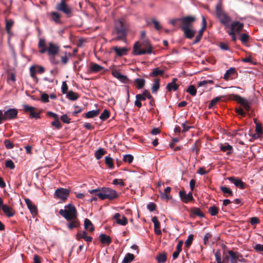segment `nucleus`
Listing matches in <instances>:
<instances>
[{
	"mask_svg": "<svg viewBox=\"0 0 263 263\" xmlns=\"http://www.w3.org/2000/svg\"><path fill=\"white\" fill-rule=\"evenodd\" d=\"M128 31V25L123 19H119L115 22L114 33L117 35L115 40L125 41Z\"/></svg>",
	"mask_w": 263,
	"mask_h": 263,
	"instance_id": "nucleus-4",
	"label": "nucleus"
},
{
	"mask_svg": "<svg viewBox=\"0 0 263 263\" xmlns=\"http://www.w3.org/2000/svg\"><path fill=\"white\" fill-rule=\"evenodd\" d=\"M152 22L153 23L156 30H159L162 28V26L160 25L158 21L155 19H153L152 20Z\"/></svg>",
	"mask_w": 263,
	"mask_h": 263,
	"instance_id": "nucleus-59",
	"label": "nucleus"
},
{
	"mask_svg": "<svg viewBox=\"0 0 263 263\" xmlns=\"http://www.w3.org/2000/svg\"><path fill=\"white\" fill-rule=\"evenodd\" d=\"M224 97L223 96H220L217 97L213 99H212L209 105V108H211L213 106H214L218 102H219L221 99L223 98Z\"/></svg>",
	"mask_w": 263,
	"mask_h": 263,
	"instance_id": "nucleus-42",
	"label": "nucleus"
},
{
	"mask_svg": "<svg viewBox=\"0 0 263 263\" xmlns=\"http://www.w3.org/2000/svg\"><path fill=\"white\" fill-rule=\"evenodd\" d=\"M220 148L221 151L226 152L228 155L232 154L233 150L232 146L228 143H226L224 145H221Z\"/></svg>",
	"mask_w": 263,
	"mask_h": 263,
	"instance_id": "nucleus-29",
	"label": "nucleus"
},
{
	"mask_svg": "<svg viewBox=\"0 0 263 263\" xmlns=\"http://www.w3.org/2000/svg\"><path fill=\"white\" fill-rule=\"evenodd\" d=\"M110 116L109 111L107 109H104L103 112L101 114L100 116V119L102 121H105L107 120Z\"/></svg>",
	"mask_w": 263,
	"mask_h": 263,
	"instance_id": "nucleus-44",
	"label": "nucleus"
},
{
	"mask_svg": "<svg viewBox=\"0 0 263 263\" xmlns=\"http://www.w3.org/2000/svg\"><path fill=\"white\" fill-rule=\"evenodd\" d=\"M104 69V67L93 62H91L89 67V72L96 73Z\"/></svg>",
	"mask_w": 263,
	"mask_h": 263,
	"instance_id": "nucleus-20",
	"label": "nucleus"
},
{
	"mask_svg": "<svg viewBox=\"0 0 263 263\" xmlns=\"http://www.w3.org/2000/svg\"><path fill=\"white\" fill-rule=\"evenodd\" d=\"M228 253L230 256L231 263H237V261H243L245 260L242 255L238 252L229 250Z\"/></svg>",
	"mask_w": 263,
	"mask_h": 263,
	"instance_id": "nucleus-13",
	"label": "nucleus"
},
{
	"mask_svg": "<svg viewBox=\"0 0 263 263\" xmlns=\"http://www.w3.org/2000/svg\"><path fill=\"white\" fill-rule=\"evenodd\" d=\"M200 146V141L196 140L192 147L191 151L193 152H195L196 155H198V154Z\"/></svg>",
	"mask_w": 263,
	"mask_h": 263,
	"instance_id": "nucleus-41",
	"label": "nucleus"
},
{
	"mask_svg": "<svg viewBox=\"0 0 263 263\" xmlns=\"http://www.w3.org/2000/svg\"><path fill=\"white\" fill-rule=\"evenodd\" d=\"M26 204L27 205L28 208L30 210L31 214L35 216L37 214V209L36 206L32 202V201L28 198H25L24 199Z\"/></svg>",
	"mask_w": 263,
	"mask_h": 263,
	"instance_id": "nucleus-15",
	"label": "nucleus"
},
{
	"mask_svg": "<svg viewBox=\"0 0 263 263\" xmlns=\"http://www.w3.org/2000/svg\"><path fill=\"white\" fill-rule=\"evenodd\" d=\"M160 197L161 199L166 200H168L169 199L172 198V196L169 195L168 194L164 192L160 193Z\"/></svg>",
	"mask_w": 263,
	"mask_h": 263,
	"instance_id": "nucleus-60",
	"label": "nucleus"
},
{
	"mask_svg": "<svg viewBox=\"0 0 263 263\" xmlns=\"http://www.w3.org/2000/svg\"><path fill=\"white\" fill-rule=\"evenodd\" d=\"M113 49L117 55L119 57H122L123 55H126L128 51V49L125 47L120 48L117 46H115L114 47Z\"/></svg>",
	"mask_w": 263,
	"mask_h": 263,
	"instance_id": "nucleus-23",
	"label": "nucleus"
},
{
	"mask_svg": "<svg viewBox=\"0 0 263 263\" xmlns=\"http://www.w3.org/2000/svg\"><path fill=\"white\" fill-rule=\"evenodd\" d=\"M136 100L135 101V105L138 107V108H140L142 106L141 101H145L146 98L142 94H138L136 96Z\"/></svg>",
	"mask_w": 263,
	"mask_h": 263,
	"instance_id": "nucleus-28",
	"label": "nucleus"
},
{
	"mask_svg": "<svg viewBox=\"0 0 263 263\" xmlns=\"http://www.w3.org/2000/svg\"><path fill=\"white\" fill-rule=\"evenodd\" d=\"M99 112H100L99 109L92 110L89 111L83 114V116L85 118H87V119L93 118L95 117H97L99 114Z\"/></svg>",
	"mask_w": 263,
	"mask_h": 263,
	"instance_id": "nucleus-27",
	"label": "nucleus"
},
{
	"mask_svg": "<svg viewBox=\"0 0 263 263\" xmlns=\"http://www.w3.org/2000/svg\"><path fill=\"white\" fill-rule=\"evenodd\" d=\"M135 256L132 253H127L124 259H123L122 263H129L134 260Z\"/></svg>",
	"mask_w": 263,
	"mask_h": 263,
	"instance_id": "nucleus-39",
	"label": "nucleus"
},
{
	"mask_svg": "<svg viewBox=\"0 0 263 263\" xmlns=\"http://www.w3.org/2000/svg\"><path fill=\"white\" fill-rule=\"evenodd\" d=\"M249 39H250V36L248 34H246V33L241 34L240 40L243 44H245V43L248 42L249 40Z\"/></svg>",
	"mask_w": 263,
	"mask_h": 263,
	"instance_id": "nucleus-51",
	"label": "nucleus"
},
{
	"mask_svg": "<svg viewBox=\"0 0 263 263\" xmlns=\"http://www.w3.org/2000/svg\"><path fill=\"white\" fill-rule=\"evenodd\" d=\"M193 240V235L191 234L189 236L187 239L185 241V246L189 248Z\"/></svg>",
	"mask_w": 263,
	"mask_h": 263,
	"instance_id": "nucleus-54",
	"label": "nucleus"
},
{
	"mask_svg": "<svg viewBox=\"0 0 263 263\" xmlns=\"http://www.w3.org/2000/svg\"><path fill=\"white\" fill-rule=\"evenodd\" d=\"M68 221L69 222L67 223V226L69 230H72L74 228H78L80 226V221L77 217Z\"/></svg>",
	"mask_w": 263,
	"mask_h": 263,
	"instance_id": "nucleus-21",
	"label": "nucleus"
},
{
	"mask_svg": "<svg viewBox=\"0 0 263 263\" xmlns=\"http://www.w3.org/2000/svg\"><path fill=\"white\" fill-rule=\"evenodd\" d=\"M186 91L193 96H195L197 92L196 89L194 85H190L187 89Z\"/></svg>",
	"mask_w": 263,
	"mask_h": 263,
	"instance_id": "nucleus-50",
	"label": "nucleus"
},
{
	"mask_svg": "<svg viewBox=\"0 0 263 263\" xmlns=\"http://www.w3.org/2000/svg\"><path fill=\"white\" fill-rule=\"evenodd\" d=\"M1 209L3 210L5 214L8 217H12L15 214V212L12 208L6 204H4Z\"/></svg>",
	"mask_w": 263,
	"mask_h": 263,
	"instance_id": "nucleus-19",
	"label": "nucleus"
},
{
	"mask_svg": "<svg viewBox=\"0 0 263 263\" xmlns=\"http://www.w3.org/2000/svg\"><path fill=\"white\" fill-rule=\"evenodd\" d=\"M106 151L102 148H99L95 154V156L97 160L100 159L103 155L106 154Z\"/></svg>",
	"mask_w": 263,
	"mask_h": 263,
	"instance_id": "nucleus-32",
	"label": "nucleus"
},
{
	"mask_svg": "<svg viewBox=\"0 0 263 263\" xmlns=\"http://www.w3.org/2000/svg\"><path fill=\"white\" fill-rule=\"evenodd\" d=\"M235 185L237 187L240 189H245L246 186V184L245 182H234Z\"/></svg>",
	"mask_w": 263,
	"mask_h": 263,
	"instance_id": "nucleus-63",
	"label": "nucleus"
},
{
	"mask_svg": "<svg viewBox=\"0 0 263 263\" xmlns=\"http://www.w3.org/2000/svg\"><path fill=\"white\" fill-rule=\"evenodd\" d=\"M233 23H236L237 24L234 25V29L235 30V32L238 34L240 33V31L242 30L243 27V24L242 23H240L238 21H235Z\"/></svg>",
	"mask_w": 263,
	"mask_h": 263,
	"instance_id": "nucleus-40",
	"label": "nucleus"
},
{
	"mask_svg": "<svg viewBox=\"0 0 263 263\" xmlns=\"http://www.w3.org/2000/svg\"><path fill=\"white\" fill-rule=\"evenodd\" d=\"M67 98L70 100L75 101L78 99L79 95L77 93L70 90L67 93Z\"/></svg>",
	"mask_w": 263,
	"mask_h": 263,
	"instance_id": "nucleus-35",
	"label": "nucleus"
},
{
	"mask_svg": "<svg viewBox=\"0 0 263 263\" xmlns=\"http://www.w3.org/2000/svg\"><path fill=\"white\" fill-rule=\"evenodd\" d=\"M134 160V157L130 154L125 155L123 156V160L125 162L131 163Z\"/></svg>",
	"mask_w": 263,
	"mask_h": 263,
	"instance_id": "nucleus-48",
	"label": "nucleus"
},
{
	"mask_svg": "<svg viewBox=\"0 0 263 263\" xmlns=\"http://www.w3.org/2000/svg\"><path fill=\"white\" fill-rule=\"evenodd\" d=\"M236 72L235 68L231 67L229 69L226 71V72L224 74L223 79L226 80H228L231 78V75Z\"/></svg>",
	"mask_w": 263,
	"mask_h": 263,
	"instance_id": "nucleus-31",
	"label": "nucleus"
},
{
	"mask_svg": "<svg viewBox=\"0 0 263 263\" xmlns=\"http://www.w3.org/2000/svg\"><path fill=\"white\" fill-rule=\"evenodd\" d=\"M38 47L40 49L46 48V42L44 39H40L38 43Z\"/></svg>",
	"mask_w": 263,
	"mask_h": 263,
	"instance_id": "nucleus-56",
	"label": "nucleus"
},
{
	"mask_svg": "<svg viewBox=\"0 0 263 263\" xmlns=\"http://www.w3.org/2000/svg\"><path fill=\"white\" fill-rule=\"evenodd\" d=\"M116 222L122 226H125L127 223V219L124 216H121L120 213H116L114 216Z\"/></svg>",
	"mask_w": 263,
	"mask_h": 263,
	"instance_id": "nucleus-18",
	"label": "nucleus"
},
{
	"mask_svg": "<svg viewBox=\"0 0 263 263\" xmlns=\"http://www.w3.org/2000/svg\"><path fill=\"white\" fill-rule=\"evenodd\" d=\"M71 54L70 52H65L64 55L61 56V62L63 65H66L69 61V59L71 57Z\"/></svg>",
	"mask_w": 263,
	"mask_h": 263,
	"instance_id": "nucleus-37",
	"label": "nucleus"
},
{
	"mask_svg": "<svg viewBox=\"0 0 263 263\" xmlns=\"http://www.w3.org/2000/svg\"><path fill=\"white\" fill-rule=\"evenodd\" d=\"M105 163L108 167L112 168L114 167V163L112 159L110 157H106L105 158Z\"/></svg>",
	"mask_w": 263,
	"mask_h": 263,
	"instance_id": "nucleus-49",
	"label": "nucleus"
},
{
	"mask_svg": "<svg viewBox=\"0 0 263 263\" xmlns=\"http://www.w3.org/2000/svg\"><path fill=\"white\" fill-rule=\"evenodd\" d=\"M30 77L34 79V80H37V78L36 76V66H32L30 67Z\"/></svg>",
	"mask_w": 263,
	"mask_h": 263,
	"instance_id": "nucleus-47",
	"label": "nucleus"
},
{
	"mask_svg": "<svg viewBox=\"0 0 263 263\" xmlns=\"http://www.w3.org/2000/svg\"><path fill=\"white\" fill-rule=\"evenodd\" d=\"M196 21L194 16L188 15L182 17L180 28L183 32L184 36L189 39H192L195 34L196 31L191 28L192 24Z\"/></svg>",
	"mask_w": 263,
	"mask_h": 263,
	"instance_id": "nucleus-2",
	"label": "nucleus"
},
{
	"mask_svg": "<svg viewBox=\"0 0 263 263\" xmlns=\"http://www.w3.org/2000/svg\"><path fill=\"white\" fill-rule=\"evenodd\" d=\"M156 259L159 263H164L166 260V255L164 253L160 254L157 256Z\"/></svg>",
	"mask_w": 263,
	"mask_h": 263,
	"instance_id": "nucleus-45",
	"label": "nucleus"
},
{
	"mask_svg": "<svg viewBox=\"0 0 263 263\" xmlns=\"http://www.w3.org/2000/svg\"><path fill=\"white\" fill-rule=\"evenodd\" d=\"M218 208L215 205L212 206L209 208V212L212 216L216 215L218 213Z\"/></svg>",
	"mask_w": 263,
	"mask_h": 263,
	"instance_id": "nucleus-46",
	"label": "nucleus"
},
{
	"mask_svg": "<svg viewBox=\"0 0 263 263\" xmlns=\"http://www.w3.org/2000/svg\"><path fill=\"white\" fill-rule=\"evenodd\" d=\"M164 73L163 70L160 69L159 68H156L152 70V72L150 73V76L157 77L158 76L163 75Z\"/></svg>",
	"mask_w": 263,
	"mask_h": 263,
	"instance_id": "nucleus-34",
	"label": "nucleus"
},
{
	"mask_svg": "<svg viewBox=\"0 0 263 263\" xmlns=\"http://www.w3.org/2000/svg\"><path fill=\"white\" fill-rule=\"evenodd\" d=\"M89 192L91 194H95L102 200L106 199L111 200L115 198L117 196L116 191L107 187L92 190L90 191Z\"/></svg>",
	"mask_w": 263,
	"mask_h": 263,
	"instance_id": "nucleus-5",
	"label": "nucleus"
},
{
	"mask_svg": "<svg viewBox=\"0 0 263 263\" xmlns=\"http://www.w3.org/2000/svg\"><path fill=\"white\" fill-rule=\"evenodd\" d=\"M84 225L85 229L88 232L91 233L94 231V226L91 221L89 219L86 218L84 220Z\"/></svg>",
	"mask_w": 263,
	"mask_h": 263,
	"instance_id": "nucleus-24",
	"label": "nucleus"
},
{
	"mask_svg": "<svg viewBox=\"0 0 263 263\" xmlns=\"http://www.w3.org/2000/svg\"><path fill=\"white\" fill-rule=\"evenodd\" d=\"M219 48L223 50L228 51L230 50L228 44L224 42H220L219 44Z\"/></svg>",
	"mask_w": 263,
	"mask_h": 263,
	"instance_id": "nucleus-55",
	"label": "nucleus"
},
{
	"mask_svg": "<svg viewBox=\"0 0 263 263\" xmlns=\"http://www.w3.org/2000/svg\"><path fill=\"white\" fill-rule=\"evenodd\" d=\"M4 144L7 149H11L14 147L13 144L9 140H5L4 141Z\"/></svg>",
	"mask_w": 263,
	"mask_h": 263,
	"instance_id": "nucleus-57",
	"label": "nucleus"
},
{
	"mask_svg": "<svg viewBox=\"0 0 263 263\" xmlns=\"http://www.w3.org/2000/svg\"><path fill=\"white\" fill-rule=\"evenodd\" d=\"M216 14L220 23L226 28H228L229 24L231 22V19L222 9L220 4H218L216 6Z\"/></svg>",
	"mask_w": 263,
	"mask_h": 263,
	"instance_id": "nucleus-7",
	"label": "nucleus"
},
{
	"mask_svg": "<svg viewBox=\"0 0 263 263\" xmlns=\"http://www.w3.org/2000/svg\"><path fill=\"white\" fill-rule=\"evenodd\" d=\"M70 193V190L67 189L59 188L56 190L55 196L56 197L65 201L68 198Z\"/></svg>",
	"mask_w": 263,
	"mask_h": 263,
	"instance_id": "nucleus-12",
	"label": "nucleus"
},
{
	"mask_svg": "<svg viewBox=\"0 0 263 263\" xmlns=\"http://www.w3.org/2000/svg\"><path fill=\"white\" fill-rule=\"evenodd\" d=\"M76 239L78 240L84 239L87 242H91L92 240V237L87 236V232L85 231H79L76 235Z\"/></svg>",
	"mask_w": 263,
	"mask_h": 263,
	"instance_id": "nucleus-16",
	"label": "nucleus"
},
{
	"mask_svg": "<svg viewBox=\"0 0 263 263\" xmlns=\"http://www.w3.org/2000/svg\"><path fill=\"white\" fill-rule=\"evenodd\" d=\"M190 216L194 218L195 216L203 217L204 214L199 208L192 207L190 209Z\"/></svg>",
	"mask_w": 263,
	"mask_h": 263,
	"instance_id": "nucleus-17",
	"label": "nucleus"
},
{
	"mask_svg": "<svg viewBox=\"0 0 263 263\" xmlns=\"http://www.w3.org/2000/svg\"><path fill=\"white\" fill-rule=\"evenodd\" d=\"M229 99L236 101L238 103L243 106V107L247 111H249L251 109L250 102L238 95H230L229 96Z\"/></svg>",
	"mask_w": 263,
	"mask_h": 263,
	"instance_id": "nucleus-10",
	"label": "nucleus"
},
{
	"mask_svg": "<svg viewBox=\"0 0 263 263\" xmlns=\"http://www.w3.org/2000/svg\"><path fill=\"white\" fill-rule=\"evenodd\" d=\"M152 222L154 224V230L155 232L157 235H161V231L160 230V224L159 221L158 220V218L156 216H154L152 219Z\"/></svg>",
	"mask_w": 263,
	"mask_h": 263,
	"instance_id": "nucleus-22",
	"label": "nucleus"
},
{
	"mask_svg": "<svg viewBox=\"0 0 263 263\" xmlns=\"http://www.w3.org/2000/svg\"><path fill=\"white\" fill-rule=\"evenodd\" d=\"M59 50L60 47L58 45L53 42H50L46 48L41 49L39 52L42 54L47 52L49 56H54L59 53Z\"/></svg>",
	"mask_w": 263,
	"mask_h": 263,
	"instance_id": "nucleus-9",
	"label": "nucleus"
},
{
	"mask_svg": "<svg viewBox=\"0 0 263 263\" xmlns=\"http://www.w3.org/2000/svg\"><path fill=\"white\" fill-rule=\"evenodd\" d=\"M160 88V79H155L154 80V84L152 87V91L153 93H156Z\"/></svg>",
	"mask_w": 263,
	"mask_h": 263,
	"instance_id": "nucleus-36",
	"label": "nucleus"
},
{
	"mask_svg": "<svg viewBox=\"0 0 263 263\" xmlns=\"http://www.w3.org/2000/svg\"><path fill=\"white\" fill-rule=\"evenodd\" d=\"M142 94L143 95V96L145 97V98H147L149 100H153V97H152V96L151 95L150 92L147 90L144 89L143 91Z\"/></svg>",
	"mask_w": 263,
	"mask_h": 263,
	"instance_id": "nucleus-64",
	"label": "nucleus"
},
{
	"mask_svg": "<svg viewBox=\"0 0 263 263\" xmlns=\"http://www.w3.org/2000/svg\"><path fill=\"white\" fill-rule=\"evenodd\" d=\"M23 110L26 113L29 114V117L30 118H35L36 119H40V112L35 111L36 108L33 106H29L27 104L23 105Z\"/></svg>",
	"mask_w": 263,
	"mask_h": 263,
	"instance_id": "nucleus-11",
	"label": "nucleus"
},
{
	"mask_svg": "<svg viewBox=\"0 0 263 263\" xmlns=\"http://www.w3.org/2000/svg\"><path fill=\"white\" fill-rule=\"evenodd\" d=\"M14 24V21L12 20H6V30L8 34H11V28Z\"/></svg>",
	"mask_w": 263,
	"mask_h": 263,
	"instance_id": "nucleus-38",
	"label": "nucleus"
},
{
	"mask_svg": "<svg viewBox=\"0 0 263 263\" xmlns=\"http://www.w3.org/2000/svg\"><path fill=\"white\" fill-rule=\"evenodd\" d=\"M61 120L64 123L68 124L70 122V118L66 114L62 115L61 117Z\"/></svg>",
	"mask_w": 263,
	"mask_h": 263,
	"instance_id": "nucleus-58",
	"label": "nucleus"
},
{
	"mask_svg": "<svg viewBox=\"0 0 263 263\" xmlns=\"http://www.w3.org/2000/svg\"><path fill=\"white\" fill-rule=\"evenodd\" d=\"M205 29V28H201L198 31V35L196 36L195 40L193 41V44H197L200 41Z\"/></svg>",
	"mask_w": 263,
	"mask_h": 263,
	"instance_id": "nucleus-33",
	"label": "nucleus"
},
{
	"mask_svg": "<svg viewBox=\"0 0 263 263\" xmlns=\"http://www.w3.org/2000/svg\"><path fill=\"white\" fill-rule=\"evenodd\" d=\"M153 46L148 39H144L141 42H137L133 47V54L140 55L145 54H151L153 53Z\"/></svg>",
	"mask_w": 263,
	"mask_h": 263,
	"instance_id": "nucleus-3",
	"label": "nucleus"
},
{
	"mask_svg": "<svg viewBox=\"0 0 263 263\" xmlns=\"http://www.w3.org/2000/svg\"><path fill=\"white\" fill-rule=\"evenodd\" d=\"M215 256L216 260L217 263H219V262L222 261L221 258V253H220V251L219 250H218L216 251V253H215Z\"/></svg>",
	"mask_w": 263,
	"mask_h": 263,
	"instance_id": "nucleus-62",
	"label": "nucleus"
},
{
	"mask_svg": "<svg viewBox=\"0 0 263 263\" xmlns=\"http://www.w3.org/2000/svg\"><path fill=\"white\" fill-rule=\"evenodd\" d=\"M134 83L136 84V87L137 89L142 88L145 84V80L143 79H136L134 81Z\"/></svg>",
	"mask_w": 263,
	"mask_h": 263,
	"instance_id": "nucleus-30",
	"label": "nucleus"
},
{
	"mask_svg": "<svg viewBox=\"0 0 263 263\" xmlns=\"http://www.w3.org/2000/svg\"><path fill=\"white\" fill-rule=\"evenodd\" d=\"M220 189L224 196H232L233 195V192L229 188L226 186H221Z\"/></svg>",
	"mask_w": 263,
	"mask_h": 263,
	"instance_id": "nucleus-43",
	"label": "nucleus"
},
{
	"mask_svg": "<svg viewBox=\"0 0 263 263\" xmlns=\"http://www.w3.org/2000/svg\"><path fill=\"white\" fill-rule=\"evenodd\" d=\"M176 78H174L171 83L167 84L166 86V89L168 91H171L172 90L176 91L178 88V85L176 84V82L177 81Z\"/></svg>",
	"mask_w": 263,
	"mask_h": 263,
	"instance_id": "nucleus-25",
	"label": "nucleus"
},
{
	"mask_svg": "<svg viewBox=\"0 0 263 263\" xmlns=\"http://www.w3.org/2000/svg\"><path fill=\"white\" fill-rule=\"evenodd\" d=\"M67 0H61L60 2L56 4L55 9L57 11H52L49 14L51 21L56 24H61L62 15L60 12L64 14L67 18L71 17L73 15V9L67 4Z\"/></svg>",
	"mask_w": 263,
	"mask_h": 263,
	"instance_id": "nucleus-1",
	"label": "nucleus"
},
{
	"mask_svg": "<svg viewBox=\"0 0 263 263\" xmlns=\"http://www.w3.org/2000/svg\"><path fill=\"white\" fill-rule=\"evenodd\" d=\"M59 214L63 216L67 221H70L77 217V211L75 206L69 204L64 207V209H61Z\"/></svg>",
	"mask_w": 263,
	"mask_h": 263,
	"instance_id": "nucleus-6",
	"label": "nucleus"
},
{
	"mask_svg": "<svg viewBox=\"0 0 263 263\" xmlns=\"http://www.w3.org/2000/svg\"><path fill=\"white\" fill-rule=\"evenodd\" d=\"M5 166L10 169H13L15 167L14 164L11 160H7L5 162Z\"/></svg>",
	"mask_w": 263,
	"mask_h": 263,
	"instance_id": "nucleus-61",
	"label": "nucleus"
},
{
	"mask_svg": "<svg viewBox=\"0 0 263 263\" xmlns=\"http://www.w3.org/2000/svg\"><path fill=\"white\" fill-rule=\"evenodd\" d=\"M52 126L55 127L57 129H60L62 127V124L60 122L59 119H55L51 123Z\"/></svg>",
	"mask_w": 263,
	"mask_h": 263,
	"instance_id": "nucleus-52",
	"label": "nucleus"
},
{
	"mask_svg": "<svg viewBox=\"0 0 263 263\" xmlns=\"http://www.w3.org/2000/svg\"><path fill=\"white\" fill-rule=\"evenodd\" d=\"M237 23H232L230 26L229 25V27L228 28H230V31L228 32L229 35L232 36L233 35H235V34L236 33L234 29V25H235Z\"/></svg>",
	"mask_w": 263,
	"mask_h": 263,
	"instance_id": "nucleus-53",
	"label": "nucleus"
},
{
	"mask_svg": "<svg viewBox=\"0 0 263 263\" xmlns=\"http://www.w3.org/2000/svg\"><path fill=\"white\" fill-rule=\"evenodd\" d=\"M100 238L101 243L104 245H109L111 242V238L106 234H101Z\"/></svg>",
	"mask_w": 263,
	"mask_h": 263,
	"instance_id": "nucleus-26",
	"label": "nucleus"
},
{
	"mask_svg": "<svg viewBox=\"0 0 263 263\" xmlns=\"http://www.w3.org/2000/svg\"><path fill=\"white\" fill-rule=\"evenodd\" d=\"M18 110L16 108H9L7 110H0V124L4 122L12 120L17 118Z\"/></svg>",
	"mask_w": 263,
	"mask_h": 263,
	"instance_id": "nucleus-8",
	"label": "nucleus"
},
{
	"mask_svg": "<svg viewBox=\"0 0 263 263\" xmlns=\"http://www.w3.org/2000/svg\"><path fill=\"white\" fill-rule=\"evenodd\" d=\"M179 196L181 201L185 203L192 201L194 200L191 192L186 194L184 191L181 190L179 191Z\"/></svg>",
	"mask_w": 263,
	"mask_h": 263,
	"instance_id": "nucleus-14",
	"label": "nucleus"
}]
</instances>
